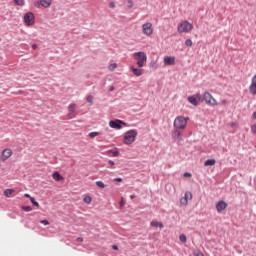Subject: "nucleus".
Segmentation results:
<instances>
[{
  "mask_svg": "<svg viewBox=\"0 0 256 256\" xmlns=\"http://www.w3.org/2000/svg\"><path fill=\"white\" fill-rule=\"evenodd\" d=\"M137 130H129L124 134L123 143L125 145H132V143H135V139H137Z\"/></svg>",
  "mask_w": 256,
  "mask_h": 256,
  "instance_id": "1",
  "label": "nucleus"
},
{
  "mask_svg": "<svg viewBox=\"0 0 256 256\" xmlns=\"http://www.w3.org/2000/svg\"><path fill=\"white\" fill-rule=\"evenodd\" d=\"M202 101H205L206 105H209L210 107H217V105H219L217 99H215V97H213L209 92L203 93Z\"/></svg>",
  "mask_w": 256,
  "mask_h": 256,
  "instance_id": "2",
  "label": "nucleus"
},
{
  "mask_svg": "<svg viewBox=\"0 0 256 256\" xmlns=\"http://www.w3.org/2000/svg\"><path fill=\"white\" fill-rule=\"evenodd\" d=\"M133 57L135 61H137L138 67H145V64L147 63V54H145V52H136Z\"/></svg>",
  "mask_w": 256,
  "mask_h": 256,
  "instance_id": "3",
  "label": "nucleus"
},
{
  "mask_svg": "<svg viewBox=\"0 0 256 256\" xmlns=\"http://www.w3.org/2000/svg\"><path fill=\"white\" fill-rule=\"evenodd\" d=\"M178 33H191L193 31V24L189 23V21H182L177 27Z\"/></svg>",
  "mask_w": 256,
  "mask_h": 256,
  "instance_id": "4",
  "label": "nucleus"
},
{
  "mask_svg": "<svg viewBox=\"0 0 256 256\" xmlns=\"http://www.w3.org/2000/svg\"><path fill=\"white\" fill-rule=\"evenodd\" d=\"M187 121H189V118L178 116L174 120V127L176 129H185L187 127Z\"/></svg>",
  "mask_w": 256,
  "mask_h": 256,
  "instance_id": "5",
  "label": "nucleus"
},
{
  "mask_svg": "<svg viewBox=\"0 0 256 256\" xmlns=\"http://www.w3.org/2000/svg\"><path fill=\"white\" fill-rule=\"evenodd\" d=\"M23 21L27 27L35 25V14L33 12H28L24 15Z\"/></svg>",
  "mask_w": 256,
  "mask_h": 256,
  "instance_id": "6",
  "label": "nucleus"
},
{
  "mask_svg": "<svg viewBox=\"0 0 256 256\" xmlns=\"http://www.w3.org/2000/svg\"><path fill=\"white\" fill-rule=\"evenodd\" d=\"M142 31L146 37H151L153 35V24L151 22L144 23L142 25Z\"/></svg>",
  "mask_w": 256,
  "mask_h": 256,
  "instance_id": "7",
  "label": "nucleus"
},
{
  "mask_svg": "<svg viewBox=\"0 0 256 256\" xmlns=\"http://www.w3.org/2000/svg\"><path fill=\"white\" fill-rule=\"evenodd\" d=\"M121 125H124V127H127V123L119 119L111 120L109 122V127H111V129H121L122 128Z\"/></svg>",
  "mask_w": 256,
  "mask_h": 256,
  "instance_id": "8",
  "label": "nucleus"
},
{
  "mask_svg": "<svg viewBox=\"0 0 256 256\" xmlns=\"http://www.w3.org/2000/svg\"><path fill=\"white\" fill-rule=\"evenodd\" d=\"M13 155L11 148H5L1 153V161H7Z\"/></svg>",
  "mask_w": 256,
  "mask_h": 256,
  "instance_id": "9",
  "label": "nucleus"
},
{
  "mask_svg": "<svg viewBox=\"0 0 256 256\" xmlns=\"http://www.w3.org/2000/svg\"><path fill=\"white\" fill-rule=\"evenodd\" d=\"M191 199H193V194L190 191H187L185 192L184 197L180 199V203L181 205H188Z\"/></svg>",
  "mask_w": 256,
  "mask_h": 256,
  "instance_id": "10",
  "label": "nucleus"
},
{
  "mask_svg": "<svg viewBox=\"0 0 256 256\" xmlns=\"http://www.w3.org/2000/svg\"><path fill=\"white\" fill-rule=\"evenodd\" d=\"M227 202L221 200L218 201L216 204V211H218V213H221V211H225V209H227Z\"/></svg>",
  "mask_w": 256,
  "mask_h": 256,
  "instance_id": "11",
  "label": "nucleus"
},
{
  "mask_svg": "<svg viewBox=\"0 0 256 256\" xmlns=\"http://www.w3.org/2000/svg\"><path fill=\"white\" fill-rule=\"evenodd\" d=\"M172 138L176 143H181L183 141V138H181V132L179 130H174L172 133Z\"/></svg>",
  "mask_w": 256,
  "mask_h": 256,
  "instance_id": "12",
  "label": "nucleus"
},
{
  "mask_svg": "<svg viewBox=\"0 0 256 256\" xmlns=\"http://www.w3.org/2000/svg\"><path fill=\"white\" fill-rule=\"evenodd\" d=\"M164 65H175V57L174 56H166L164 57Z\"/></svg>",
  "mask_w": 256,
  "mask_h": 256,
  "instance_id": "13",
  "label": "nucleus"
},
{
  "mask_svg": "<svg viewBox=\"0 0 256 256\" xmlns=\"http://www.w3.org/2000/svg\"><path fill=\"white\" fill-rule=\"evenodd\" d=\"M41 1V7L44 9H49L51 5H53V0H40Z\"/></svg>",
  "mask_w": 256,
  "mask_h": 256,
  "instance_id": "14",
  "label": "nucleus"
},
{
  "mask_svg": "<svg viewBox=\"0 0 256 256\" xmlns=\"http://www.w3.org/2000/svg\"><path fill=\"white\" fill-rule=\"evenodd\" d=\"M133 75H135L136 77H141V75H143V70L135 68L133 66L130 67Z\"/></svg>",
  "mask_w": 256,
  "mask_h": 256,
  "instance_id": "15",
  "label": "nucleus"
},
{
  "mask_svg": "<svg viewBox=\"0 0 256 256\" xmlns=\"http://www.w3.org/2000/svg\"><path fill=\"white\" fill-rule=\"evenodd\" d=\"M24 197H26V199H30L32 205H34V207H39V202H37L33 197H31V195L29 194H24Z\"/></svg>",
  "mask_w": 256,
  "mask_h": 256,
  "instance_id": "16",
  "label": "nucleus"
},
{
  "mask_svg": "<svg viewBox=\"0 0 256 256\" xmlns=\"http://www.w3.org/2000/svg\"><path fill=\"white\" fill-rule=\"evenodd\" d=\"M188 101L189 103H191V105H194V107H197L199 105V101L197 100V98H195V96H189Z\"/></svg>",
  "mask_w": 256,
  "mask_h": 256,
  "instance_id": "17",
  "label": "nucleus"
},
{
  "mask_svg": "<svg viewBox=\"0 0 256 256\" xmlns=\"http://www.w3.org/2000/svg\"><path fill=\"white\" fill-rule=\"evenodd\" d=\"M52 179H54V181H63L64 178L59 174V172H54L52 174Z\"/></svg>",
  "mask_w": 256,
  "mask_h": 256,
  "instance_id": "18",
  "label": "nucleus"
},
{
  "mask_svg": "<svg viewBox=\"0 0 256 256\" xmlns=\"http://www.w3.org/2000/svg\"><path fill=\"white\" fill-rule=\"evenodd\" d=\"M217 161L215 159H208L204 162L205 167H213Z\"/></svg>",
  "mask_w": 256,
  "mask_h": 256,
  "instance_id": "19",
  "label": "nucleus"
},
{
  "mask_svg": "<svg viewBox=\"0 0 256 256\" xmlns=\"http://www.w3.org/2000/svg\"><path fill=\"white\" fill-rule=\"evenodd\" d=\"M68 111L69 113H77V104H70L68 106Z\"/></svg>",
  "mask_w": 256,
  "mask_h": 256,
  "instance_id": "20",
  "label": "nucleus"
},
{
  "mask_svg": "<svg viewBox=\"0 0 256 256\" xmlns=\"http://www.w3.org/2000/svg\"><path fill=\"white\" fill-rule=\"evenodd\" d=\"M249 93L251 95H256V84H250V86H249Z\"/></svg>",
  "mask_w": 256,
  "mask_h": 256,
  "instance_id": "21",
  "label": "nucleus"
},
{
  "mask_svg": "<svg viewBox=\"0 0 256 256\" xmlns=\"http://www.w3.org/2000/svg\"><path fill=\"white\" fill-rule=\"evenodd\" d=\"M13 193H15V190L14 189H6L5 191H4V195H5V197H11V195H13Z\"/></svg>",
  "mask_w": 256,
  "mask_h": 256,
  "instance_id": "22",
  "label": "nucleus"
},
{
  "mask_svg": "<svg viewBox=\"0 0 256 256\" xmlns=\"http://www.w3.org/2000/svg\"><path fill=\"white\" fill-rule=\"evenodd\" d=\"M13 2H14L15 5H17L18 7H24V5H25V0H13Z\"/></svg>",
  "mask_w": 256,
  "mask_h": 256,
  "instance_id": "23",
  "label": "nucleus"
},
{
  "mask_svg": "<svg viewBox=\"0 0 256 256\" xmlns=\"http://www.w3.org/2000/svg\"><path fill=\"white\" fill-rule=\"evenodd\" d=\"M96 186L99 189H105V183H103V181H96Z\"/></svg>",
  "mask_w": 256,
  "mask_h": 256,
  "instance_id": "24",
  "label": "nucleus"
},
{
  "mask_svg": "<svg viewBox=\"0 0 256 256\" xmlns=\"http://www.w3.org/2000/svg\"><path fill=\"white\" fill-rule=\"evenodd\" d=\"M83 201H84V203L89 204V203H91V201H93V199L91 198V196L86 195V196H84Z\"/></svg>",
  "mask_w": 256,
  "mask_h": 256,
  "instance_id": "25",
  "label": "nucleus"
},
{
  "mask_svg": "<svg viewBox=\"0 0 256 256\" xmlns=\"http://www.w3.org/2000/svg\"><path fill=\"white\" fill-rule=\"evenodd\" d=\"M109 71H115L117 69V63H112L108 66Z\"/></svg>",
  "mask_w": 256,
  "mask_h": 256,
  "instance_id": "26",
  "label": "nucleus"
},
{
  "mask_svg": "<svg viewBox=\"0 0 256 256\" xmlns=\"http://www.w3.org/2000/svg\"><path fill=\"white\" fill-rule=\"evenodd\" d=\"M75 117H77V112H70L67 114L68 119H75Z\"/></svg>",
  "mask_w": 256,
  "mask_h": 256,
  "instance_id": "27",
  "label": "nucleus"
},
{
  "mask_svg": "<svg viewBox=\"0 0 256 256\" xmlns=\"http://www.w3.org/2000/svg\"><path fill=\"white\" fill-rule=\"evenodd\" d=\"M179 240L181 241V243H187V236H185V234H182L179 236Z\"/></svg>",
  "mask_w": 256,
  "mask_h": 256,
  "instance_id": "28",
  "label": "nucleus"
},
{
  "mask_svg": "<svg viewBox=\"0 0 256 256\" xmlns=\"http://www.w3.org/2000/svg\"><path fill=\"white\" fill-rule=\"evenodd\" d=\"M23 211H26L27 213L33 211V208L31 206H22Z\"/></svg>",
  "mask_w": 256,
  "mask_h": 256,
  "instance_id": "29",
  "label": "nucleus"
},
{
  "mask_svg": "<svg viewBox=\"0 0 256 256\" xmlns=\"http://www.w3.org/2000/svg\"><path fill=\"white\" fill-rule=\"evenodd\" d=\"M185 45H186V47H192L193 46V41L191 39H187L185 41Z\"/></svg>",
  "mask_w": 256,
  "mask_h": 256,
  "instance_id": "30",
  "label": "nucleus"
},
{
  "mask_svg": "<svg viewBox=\"0 0 256 256\" xmlns=\"http://www.w3.org/2000/svg\"><path fill=\"white\" fill-rule=\"evenodd\" d=\"M34 7H36V9H40L42 7L41 6V0L35 1L34 2Z\"/></svg>",
  "mask_w": 256,
  "mask_h": 256,
  "instance_id": "31",
  "label": "nucleus"
},
{
  "mask_svg": "<svg viewBox=\"0 0 256 256\" xmlns=\"http://www.w3.org/2000/svg\"><path fill=\"white\" fill-rule=\"evenodd\" d=\"M87 103H90V105H93V96L88 95L86 98Z\"/></svg>",
  "mask_w": 256,
  "mask_h": 256,
  "instance_id": "32",
  "label": "nucleus"
},
{
  "mask_svg": "<svg viewBox=\"0 0 256 256\" xmlns=\"http://www.w3.org/2000/svg\"><path fill=\"white\" fill-rule=\"evenodd\" d=\"M99 135V132H90L89 133V137H91L92 139H95V137H97Z\"/></svg>",
  "mask_w": 256,
  "mask_h": 256,
  "instance_id": "33",
  "label": "nucleus"
},
{
  "mask_svg": "<svg viewBox=\"0 0 256 256\" xmlns=\"http://www.w3.org/2000/svg\"><path fill=\"white\" fill-rule=\"evenodd\" d=\"M151 227H161V223H159L157 221H152L151 222Z\"/></svg>",
  "mask_w": 256,
  "mask_h": 256,
  "instance_id": "34",
  "label": "nucleus"
},
{
  "mask_svg": "<svg viewBox=\"0 0 256 256\" xmlns=\"http://www.w3.org/2000/svg\"><path fill=\"white\" fill-rule=\"evenodd\" d=\"M110 153H112V157H119V151L117 150H111Z\"/></svg>",
  "mask_w": 256,
  "mask_h": 256,
  "instance_id": "35",
  "label": "nucleus"
},
{
  "mask_svg": "<svg viewBox=\"0 0 256 256\" xmlns=\"http://www.w3.org/2000/svg\"><path fill=\"white\" fill-rule=\"evenodd\" d=\"M194 97L196 98V101H203V96H201L199 93L195 94Z\"/></svg>",
  "mask_w": 256,
  "mask_h": 256,
  "instance_id": "36",
  "label": "nucleus"
},
{
  "mask_svg": "<svg viewBox=\"0 0 256 256\" xmlns=\"http://www.w3.org/2000/svg\"><path fill=\"white\" fill-rule=\"evenodd\" d=\"M251 85H256V74L252 77Z\"/></svg>",
  "mask_w": 256,
  "mask_h": 256,
  "instance_id": "37",
  "label": "nucleus"
},
{
  "mask_svg": "<svg viewBox=\"0 0 256 256\" xmlns=\"http://www.w3.org/2000/svg\"><path fill=\"white\" fill-rule=\"evenodd\" d=\"M40 223L42 225H49V220H41Z\"/></svg>",
  "mask_w": 256,
  "mask_h": 256,
  "instance_id": "38",
  "label": "nucleus"
},
{
  "mask_svg": "<svg viewBox=\"0 0 256 256\" xmlns=\"http://www.w3.org/2000/svg\"><path fill=\"white\" fill-rule=\"evenodd\" d=\"M194 255L195 256H205V255H203V253L201 251L194 252Z\"/></svg>",
  "mask_w": 256,
  "mask_h": 256,
  "instance_id": "39",
  "label": "nucleus"
},
{
  "mask_svg": "<svg viewBox=\"0 0 256 256\" xmlns=\"http://www.w3.org/2000/svg\"><path fill=\"white\" fill-rule=\"evenodd\" d=\"M76 241H77V243H83V237H78L77 239H76Z\"/></svg>",
  "mask_w": 256,
  "mask_h": 256,
  "instance_id": "40",
  "label": "nucleus"
},
{
  "mask_svg": "<svg viewBox=\"0 0 256 256\" xmlns=\"http://www.w3.org/2000/svg\"><path fill=\"white\" fill-rule=\"evenodd\" d=\"M108 165H110L111 167H113L115 165V162L113 160H109L108 161Z\"/></svg>",
  "mask_w": 256,
  "mask_h": 256,
  "instance_id": "41",
  "label": "nucleus"
},
{
  "mask_svg": "<svg viewBox=\"0 0 256 256\" xmlns=\"http://www.w3.org/2000/svg\"><path fill=\"white\" fill-rule=\"evenodd\" d=\"M251 131H252V133H256V124H254V125L251 127Z\"/></svg>",
  "mask_w": 256,
  "mask_h": 256,
  "instance_id": "42",
  "label": "nucleus"
},
{
  "mask_svg": "<svg viewBox=\"0 0 256 256\" xmlns=\"http://www.w3.org/2000/svg\"><path fill=\"white\" fill-rule=\"evenodd\" d=\"M184 177H188V178H189V177H192V174H191L190 172H185V173H184Z\"/></svg>",
  "mask_w": 256,
  "mask_h": 256,
  "instance_id": "43",
  "label": "nucleus"
},
{
  "mask_svg": "<svg viewBox=\"0 0 256 256\" xmlns=\"http://www.w3.org/2000/svg\"><path fill=\"white\" fill-rule=\"evenodd\" d=\"M112 249H114V251H119V246L113 245V246H112Z\"/></svg>",
  "mask_w": 256,
  "mask_h": 256,
  "instance_id": "44",
  "label": "nucleus"
},
{
  "mask_svg": "<svg viewBox=\"0 0 256 256\" xmlns=\"http://www.w3.org/2000/svg\"><path fill=\"white\" fill-rule=\"evenodd\" d=\"M114 181H116L117 183H121V181H123V179L122 178H116V179H114Z\"/></svg>",
  "mask_w": 256,
  "mask_h": 256,
  "instance_id": "45",
  "label": "nucleus"
},
{
  "mask_svg": "<svg viewBox=\"0 0 256 256\" xmlns=\"http://www.w3.org/2000/svg\"><path fill=\"white\" fill-rule=\"evenodd\" d=\"M222 105H227V100H222Z\"/></svg>",
  "mask_w": 256,
  "mask_h": 256,
  "instance_id": "46",
  "label": "nucleus"
},
{
  "mask_svg": "<svg viewBox=\"0 0 256 256\" xmlns=\"http://www.w3.org/2000/svg\"><path fill=\"white\" fill-rule=\"evenodd\" d=\"M109 91H110V92H111V91H115V87L111 86L110 89H109Z\"/></svg>",
  "mask_w": 256,
  "mask_h": 256,
  "instance_id": "47",
  "label": "nucleus"
},
{
  "mask_svg": "<svg viewBox=\"0 0 256 256\" xmlns=\"http://www.w3.org/2000/svg\"><path fill=\"white\" fill-rule=\"evenodd\" d=\"M32 49H37V44H33Z\"/></svg>",
  "mask_w": 256,
  "mask_h": 256,
  "instance_id": "48",
  "label": "nucleus"
},
{
  "mask_svg": "<svg viewBox=\"0 0 256 256\" xmlns=\"http://www.w3.org/2000/svg\"><path fill=\"white\" fill-rule=\"evenodd\" d=\"M235 126H237V123L235 122L231 123V127H235Z\"/></svg>",
  "mask_w": 256,
  "mask_h": 256,
  "instance_id": "49",
  "label": "nucleus"
},
{
  "mask_svg": "<svg viewBox=\"0 0 256 256\" xmlns=\"http://www.w3.org/2000/svg\"><path fill=\"white\" fill-rule=\"evenodd\" d=\"M123 205H124V202H123V200L120 202V207H123Z\"/></svg>",
  "mask_w": 256,
  "mask_h": 256,
  "instance_id": "50",
  "label": "nucleus"
},
{
  "mask_svg": "<svg viewBox=\"0 0 256 256\" xmlns=\"http://www.w3.org/2000/svg\"><path fill=\"white\" fill-rule=\"evenodd\" d=\"M130 199H135V195H131V196H130Z\"/></svg>",
  "mask_w": 256,
  "mask_h": 256,
  "instance_id": "51",
  "label": "nucleus"
},
{
  "mask_svg": "<svg viewBox=\"0 0 256 256\" xmlns=\"http://www.w3.org/2000/svg\"><path fill=\"white\" fill-rule=\"evenodd\" d=\"M253 117L256 119V112L253 113Z\"/></svg>",
  "mask_w": 256,
  "mask_h": 256,
  "instance_id": "52",
  "label": "nucleus"
}]
</instances>
